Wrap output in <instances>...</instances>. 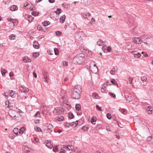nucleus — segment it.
Returning <instances> with one entry per match:
<instances>
[{
    "instance_id": "f257e3e1",
    "label": "nucleus",
    "mask_w": 153,
    "mask_h": 153,
    "mask_svg": "<svg viewBox=\"0 0 153 153\" xmlns=\"http://www.w3.org/2000/svg\"><path fill=\"white\" fill-rule=\"evenodd\" d=\"M84 60V58L82 56V54H77L74 58L72 61L74 64H80Z\"/></svg>"
},
{
    "instance_id": "f03ea898",
    "label": "nucleus",
    "mask_w": 153,
    "mask_h": 153,
    "mask_svg": "<svg viewBox=\"0 0 153 153\" xmlns=\"http://www.w3.org/2000/svg\"><path fill=\"white\" fill-rule=\"evenodd\" d=\"M78 92H76V91H74L73 90L71 96L73 99H78L80 98V94H81V91L79 90Z\"/></svg>"
},
{
    "instance_id": "7ed1b4c3",
    "label": "nucleus",
    "mask_w": 153,
    "mask_h": 153,
    "mask_svg": "<svg viewBox=\"0 0 153 153\" xmlns=\"http://www.w3.org/2000/svg\"><path fill=\"white\" fill-rule=\"evenodd\" d=\"M141 42H143V43L146 44L147 45H149L147 42H149V41L148 40L149 39V38L146 35H143L140 37Z\"/></svg>"
},
{
    "instance_id": "20e7f679",
    "label": "nucleus",
    "mask_w": 153,
    "mask_h": 153,
    "mask_svg": "<svg viewBox=\"0 0 153 153\" xmlns=\"http://www.w3.org/2000/svg\"><path fill=\"white\" fill-rule=\"evenodd\" d=\"M64 111V109L62 107H57L55 108L53 111V113L54 115H57L60 114V111Z\"/></svg>"
},
{
    "instance_id": "39448f33",
    "label": "nucleus",
    "mask_w": 153,
    "mask_h": 153,
    "mask_svg": "<svg viewBox=\"0 0 153 153\" xmlns=\"http://www.w3.org/2000/svg\"><path fill=\"white\" fill-rule=\"evenodd\" d=\"M9 114L10 116L12 117H15L18 115V114L17 111L15 110H10L9 111Z\"/></svg>"
},
{
    "instance_id": "423d86ee",
    "label": "nucleus",
    "mask_w": 153,
    "mask_h": 153,
    "mask_svg": "<svg viewBox=\"0 0 153 153\" xmlns=\"http://www.w3.org/2000/svg\"><path fill=\"white\" fill-rule=\"evenodd\" d=\"M90 68L91 72L94 73L96 74L98 71V68L97 66L90 65Z\"/></svg>"
},
{
    "instance_id": "0eeeda50",
    "label": "nucleus",
    "mask_w": 153,
    "mask_h": 153,
    "mask_svg": "<svg viewBox=\"0 0 153 153\" xmlns=\"http://www.w3.org/2000/svg\"><path fill=\"white\" fill-rule=\"evenodd\" d=\"M47 131L48 132H51L53 131V126L51 124H47Z\"/></svg>"
},
{
    "instance_id": "6e6552de",
    "label": "nucleus",
    "mask_w": 153,
    "mask_h": 153,
    "mask_svg": "<svg viewBox=\"0 0 153 153\" xmlns=\"http://www.w3.org/2000/svg\"><path fill=\"white\" fill-rule=\"evenodd\" d=\"M25 18L30 22H31L33 19V17L31 15H29L27 14H25L24 16Z\"/></svg>"
},
{
    "instance_id": "1a4fd4ad",
    "label": "nucleus",
    "mask_w": 153,
    "mask_h": 153,
    "mask_svg": "<svg viewBox=\"0 0 153 153\" xmlns=\"http://www.w3.org/2000/svg\"><path fill=\"white\" fill-rule=\"evenodd\" d=\"M20 89L22 92L23 93L27 92L29 91V89L26 88L22 86L20 87Z\"/></svg>"
},
{
    "instance_id": "9d476101",
    "label": "nucleus",
    "mask_w": 153,
    "mask_h": 153,
    "mask_svg": "<svg viewBox=\"0 0 153 153\" xmlns=\"http://www.w3.org/2000/svg\"><path fill=\"white\" fill-rule=\"evenodd\" d=\"M134 42L136 44H140L141 43V39L140 38L134 37L133 38Z\"/></svg>"
},
{
    "instance_id": "9b49d317",
    "label": "nucleus",
    "mask_w": 153,
    "mask_h": 153,
    "mask_svg": "<svg viewBox=\"0 0 153 153\" xmlns=\"http://www.w3.org/2000/svg\"><path fill=\"white\" fill-rule=\"evenodd\" d=\"M43 76L44 79V81L46 83L48 82V74L46 72H44L43 73Z\"/></svg>"
},
{
    "instance_id": "f8f14e48",
    "label": "nucleus",
    "mask_w": 153,
    "mask_h": 153,
    "mask_svg": "<svg viewBox=\"0 0 153 153\" xmlns=\"http://www.w3.org/2000/svg\"><path fill=\"white\" fill-rule=\"evenodd\" d=\"M117 67L116 66H114L110 71V73L112 75H114V73L117 71Z\"/></svg>"
},
{
    "instance_id": "ddd939ff",
    "label": "nucleus",
    "mask_w": 153,
    "mask_h": 153,
    "mask_svg": "<svg viewBox=\"0 0 153 153\" xmlns=\"http://www.w3.org/2000/svg\"><path fill=\"white\" fill-rule=\"evenodd\" d=\"M46 146L49 149H51L52 148L53 145L51 144V141L48 140L46 142Z\"/></svg>"
},
{
    "instance_id": "4468645a",
    "label": "nucleus",
    "mask_w": 153,
    "mask_h": 153,
    "mask_svg": "<svg viewBox=\"0 0 153 153\" xmlns=\"http://www.w3.org/2000/svg\"><path fill=\"white\" fill-rule=\"evenodd\" d=\"M78 89H79V90L81 91V93L82 92V90L81 88V87L80 86H79H79H78V85L75 86L74 87V88L73 89V90L74 91H76V92H78L79 91V90H78Z\"/></svg>"
},
{
    "instance_id": "2eb2a0df",
    "label": "nucleus",
    "mask_w": 153,
    "mask_h": 153,
    "mask_svg": "<svg viewBox=\"0 0 153 153\" xmlns=\"http://www.w3.org/2000/svg\"><path fill=\"white\" fill-rule=\"evenodd\" d=\"M10 9L12 11H15L17 10L18 7L16 5H13L10 7Z\"/></svg>"
},
{
    "instance_id": "dca6fc26",
    "label": "nucleus",
    "mask_w": 153,
    "mask_h": 153,
    "mask_svg": "<svg viewBox=\"0 0 153 153\" xmlns=\"http://www.w3.org/2000/svg\"><path fill=\"white\" fill-rule=\"evenodd\" d=\"M146 111L149 114H152L153 113V108L151 106H148Z\"/></svg>"
},
{
    "instance_id": "f3484780",
    "label": "nucleus",
    "mask_w": 153,
    "mask_h": 153,
    "mask_svg": "<svg viewBox=\"0 0 153 153\" xmlns=\"http://www.w3.org/2000/svg\"><path fill=\"white\" fill-rule=\"evenodd\" d=\"M23 61L25 62H31V60L28 59L27 57H24L22 59Z\"/></svg>"
},
{
    "instance_id": "a211bd4d",
    "label": "nucleus",
    "mask_w": 153,
    "mask_h": 153,
    "mask_svg": "<svg viewBox=\"0 0 153 153\" xmlns=\"http://www.w3.org/2000/svg\"><path fill=\"white\" fill-rule=\"evenodd\" d=\"M125 97L127 101L129 102H131V100H132V97L131 95L130 94L127 95H125Z\"/></svg>"
},
{
    "instance_id": "6ab92c4d",
    "label": "nucleus",
    "mask_w": 153,
    "mask_h": 153,
    "mask_svg": "<svg viewBox=\"0 0 153 153\" xmlns=\"http://www.w3.org/2000/svg\"><path fill=\"white\" fill-rule=\"evenodd\" d=\"M90 14L89 13H87L86 12L83 13V16L84 17L89 19L88 18H89L90 16Z\"/></svg>"
},
{
    "instance_id": "aec40b11",
    "label": "nucleus",
    "mask_w": 153,
    "mask_h": 153,
    "mask_svg": "<svg viewBox=\"0 0 153 153\" xmlns=\"http://www.w3.org/2000/svg\"><path fill=\"white\" fill-rule=\"evenodd\" d=\"M33 46L36 49H38L39 48V45L36 41L34 42Z\"/></svg>"
},
{
    "instance_id": "412c9836",
    "label": "nucleus",
    "mask_w": 153,
    "mask_h": 153,
    "mask_svg": "<svg viewBox=\"0 0 153 153\" xmlns=\"http://www.w3.org/2000/svg\"><path fill=\"white\" fill-rule=\"evenodd\" d=\"M9 94L10 96L12 98H14L15 97L14 91H9Z\"/></svg>"
},
{
    "instance_id": "4be33fe9",
    "label": "nucleus",
    "mask_w": 153,
    "mask_h": 153,
    "mask_svg": "<svg viewBox=\"0 0 153 153\" xmlns=\"http://www.w3.org/2000/svg\"><path fill=\"white\" fill-rule=\"evenodd\" d=\"M64 119V117L62 116H60L56 118V119L58 121H61Z\"/></svg>"
},
{
    "instance_id": "5701e85b",
    "label": "nucleus",
    "mask_w": 153,
    "mask_h": 153,
    "mask_svg": "<svg viewBox=\"0 0 153 153\" xmlns=\"http://www.w3.org/2000/svg\"><path fill=\"white\" fill-rule=\"evenodd\" d=\"M88 129V126H83L82 127L81 129L85 131H87Z\"/></svg>"
},
{
    "instance_id": "b1692460",
    "label": "nucleus",
    "mask_w": 153,
    "mask_h": 153,
    "mask_svg": "<svg viewBox=\"0 0 153 153\" xmlns=\"http://www.w3.org/2000/svg\"><path fill=\"white\" fill-rule=\"evenodd\" d=\"M50 22L49 21H45L43 22L42 23V24L45 26H48Z\"/></svg>"
},
{
    "instance_id": "393cba45",
    "label": "nucleus",
    "mask_w": 153,
    "mask_h": 153,
    "mask_svg": "<svg viewBox=\"0 0 153 153\" xmlns=\"http://www.w3.org/2000/svg\"><path fill=\"white\" fill-rule=\"evenodd\" d=\"M133 79V78L131 77H129L128 79V80L127 81V83L131 84L132 83V81Z\"/></svg>"
},
{
    "instance_id": "a878e982",
    "label": "nucleus",
    "mask_w": 153,
    "mask_h": 153,
    "mask_svg": "<svg viewBox=\"0 0 153 153\" xmlns=\"http://www.w3.org/2000/svg\"><path fill=\"white\" fill-rule=\"evenodd\" d=\"M106 90V89L105 88V85L104 84L103 86L101 88V92L102 93H104L105 92Z\"/></svg>"
},
{
    "instance_id": "bb28decb",
    "label": "nucleus",
    "mask_w": 153,
    "mask_h": 153,
    "mask_svg": "<svg viewBox=\"0 0 153 153\" xmlns=\"http://www.w3.org/2000/svg\"><path fill=\"white\" fill-rule=\"evenodd\" d=\"M25 127H23L21 128L19 130V133L20 134H23L24 131H25Z\"/></svg>"
},
{
    "instance_id": "cd10ccee",
    "label": "nucleus",
    "mask_w": 153,
    "mask_h": 153,
    "mask_svg": "<svg viewBox=\"0 0 153 153\" xmlns=\"http://www.w3.org/2000/svg\"><path fill=\"white\" fill-rule=\"evenodd\" d=\"M9 38L11 40H14L15 39L16 36L14 34H11L9 36Z\"/></svg>"
},
{
    "instance_id": "c85d7f7f",
    "label": "nucleus",
    "mask_w": 153,
    "mask_h": 153,
    "mask_svg": "<svg viewBox=\"0 0 153 153\" xmlns=\"http://www.w3.org/2000/svg\"><path fill=\"white\" fill-rule=\"evenodd\" d=\"M65 15H63L60 18V20L61 21L62 23H63L64 22L65 19Z\"/></svg>"
},
{
    "instance_id": "c756f323",
    "label": "nucleus",
    "mask_w": 153,
    "mask_h": 153,
    "mask_svg": "<svg viewBox=\"0 0 153 153\" xmlns=\"http://www.w3.org/2000/svg\"><path fill=\"white\" fill-rule=\"evenodd\" d=\"M39 14V12H37L35 11H33L32 12V14L34 16H38Z\"/></svg>"
},
{
    "instance_id": "7c9ffc66",
    "label": "nucleus",
    "mask_w": 153,
    "mask_h": 153,
    "mask_svg": "<svg viewBox=\"0 0 153 153\" xmlns=\"http://www.w3.org/2000/svg\"><path fill=\"white\" fill-rule=\"evenodd\" d=\"M1 71L2 74L3 76H4L6 73V70L4 68H2L1 69Z\"/></svg>"
},
{
    "instance_id": "2f4dec72",
    "label": "nucleus",
    "mask_w": 153,
    "mask_h": 153,
    "mask_svg": "<svg viewBox=\"0 0 153 153\" xmlns=\"http://www.w3.org/2000/svg\"><path fill=\"white\" fill-rule=\"evenodd\" d=\"M75 108L76 110L79 111L80 110L81 108L80 105L79 104H76L75 106Z\"/></svg>"
},
{
    "instance_id": "473e14b6",
    "label": "nucleus",
    "mask_w": 153,
    "mask_h": 153,
    "mask_svg": "<svg viewBox=\"0 0 153 153\" xmlns=\"http://www.w3.org/2000/svg\"><path fill=\"white\" fill-rule=\"evenodd\" d=\"M68 118L70 119H72L74 118V115L71 112H70L69 113L68 115Z\"/></svg>"
},
{
    "instance_id": "72a5a7b5",
    "label": "nucleus",
    "mask_w": 153,
    "mask_h": 153,
    "mask_svg": "<svg viewBox=\"0 0 153 153\" xmlns=\"http://www.w3.org/2000/svg\"><path fill=\"white\" fill-rule=\"evenodd\" d=\"M62 11V10L60 8H58L57 9L56 11V13L57 15H59L60 14Z\"/></svg>"
},
{
    "instance_id": "f704fd0d",
    "label": "nucleus",
    "mask_w": 153,
    "mask_h": 153,
    "mask_svg": "<svg viewBox=\"0 0 153 153\" xmlns=\"http://www.w3.org/2000/svg\"><path fill=\"white\" fill-rule=\"evenodd\" d=\"M39 56V53L38 52L34 53L32 55L33 57L34 58H36Z\"/></svg>"
},
{
    "instance_id": "c9c22d12",
    "label": "nucleus",
    "mask_w": 153,
    "mask_h": 153,
    "mask_svg": "<svg viewBox=\"0 0 153 153\" xmlns=\"http://www.w3.org/2000/svg\"><path fill=\"white\" fill-rule=\"evenodd\" d=\"M91 123L94 124H95L96 123V120L94 118V117H93L91 119Z\"/></svg>"
},
{
    "instance_id": "e433bc0d",
    "label": "nucleus",
    "mask_w": 153,
    "mask_h": 153,
    "mask_svg": "<svg viewBox=\"0 0 153 153\" xmlns=\"http://www.w3.org/2000/svg\"><path fill=\"white\" fill-rule=\"evenodd\" d=\"M113 84L117 85L118 86V85L117 82L114 79H113L110 81Z\"/></svg>"
},
{
    "instance_id": "4c0bfd02",
    "label": "nucleus",
    "mask_w": 153,
    "mask_h": 153,
    "mask_svg": "<svg viewBox=\"0 0 153 153\" xmlns=\"http://www.w3.org/2000/svg\"><path fill=\"white\" fill-rule=\"evenodd\" d=\"M13 132L16 134L17 135L18 133V128H14L13 130Z\"/></svg>"
},
{
    "instance_id": "58836bf2",
    "label": "nucleus",
    "mask_w": 153,
    "mask_h": 153,
    "mask_svg": "<svg viewBox=\"0 0 153 153\" xmlns=\"http://www.w3.org/2000/svg\"><path fill=\"white\" fill-rule=\"evenodd\" d=\"M141 56V54L139 53H137L135 54L134 55V57L136 58H138Z\"/></svg>"
},
{
    "instance_id": "ea45409f",
    "label": "nucleus",
    "mask_w": 153,
    "mask_h": 153,
    "mask_svg": "<svg viewBox=\"0 0 153 153\" xmlns=\"http://www.w3.org/2000/svg\"><path fill=\"white\" fill-rule=\"evenodd\" d=\"M103 42V41L102 40H100L97 42V44L98 45L101 46L102 45Z\"/></svg>"
},
{
    "instance_id": "a19ab883",
    "label": "nucleus",
    "mask_w": 153,
    "mask_h": 153,
    "mask_svg": "<svg viewBox=\"0 0 153 153\" xmlns=\"http://www.w3.org/2000/svg\"><path fill=\"white\" fill-rule=\"evenodd\" d=\"M141 79L142 81L146 82V78L145 76H142L141 78Z\"/></svg>"
},
{
    "instance_id": "79ce46f5",
    "label": "nucleus",
    "mask_w": 153,
    "mask_h": 153,
    "mask_svg": "<svg viewBox=\"0 0 153 153\" xmlns=\"http://www.w3.org/2000/svg\"><path fill=\"white\" fill-rule=\"evenodd\" d=\"M108 94L112 97L115 98L116 97V95L114 93L109 92Z\"/></svg>"
},
{
    "instance_id": "37998d69",
    "label": "nucleus",
    "mask_w": 153,
    "mask_h": 153,
    "mask_svg": "<svg viewBox=\"0 0 153 153\" xmlns=\"http://www.w3.org/2000/svg\"><path fill=\"white\" fill-rule=\"evenodd\" d=\"M54 50L55 54L56 55H57L59 52V50L58 49L56 48H55Z\"/></svg>"
},
{
    "instance_id": "c03bdc74",
    "label": "nucleus",
    "mask_w": 153,
    "mask_h": 153,
    "mask_svg": "<svg viewBox=\"0 0 153 153\" xmlns=\"http://www.w3.org/2000/svg\"><path fill=\"white\" fill-rule=\"evenodd\" d=\"M56 34L57 36H60L61 35L62 32L60 31H56Z\"/></svg>"
},
{
    "instance_id": "a18cd8bd",
    "label": "nucleus",
    "mask_w": 153,
    "mask_h": 153,
    "mask_svg": "<svg viewBox=\"0 0 153 153\" xmlns=\"http://www.w3.org/2000/svg\"><path fill=\"white\" fill-rule=\"evenodd\" d=\"M40 113L39 111H38L35 114L34 116L35 117H39L40 116Z\"/></svg>"
},
{
    "instance_id": "49530a36",
    "label": "nucleus",
    "mask_w": 153,
    "mask_h": 153,
    "mask_svg": "<svg viewBox=\"0 0 153 153\" xmlns=\"http://www.w3.org/2000/svg\"><path fill=\"white\" fill-rule=\"evenodd\" d=\"M58 148L57 146H55L53 147V151L55 152H56L57 151Z\"/></svg>"
},
{
    "instance_id": "de8ad7c7",
    "label": "nucleus",
    "mask_w": 153,
    "mask_h": 153,
    "mask_svg": "<svg viewBox=\"0 0 153 153\" xmlns=\"http://www.w3.org/2000/svg\"><path fill=\"white\" fill-rule=\"evenodd\" d=\"M35 129L37 131H42L41 129L39 127H38L37 126H36V127L35 128Z\"/></svg>"
},
{
    "instance_id": "09e8293b",
    "label": "nucleus",
    "mask_w": 153,
    "mask_h": 153,
    "mask_svg": "<svg viewBox=\"0 0 153 153\" xmlns=\"http://www.w3.org/2000/svg\"><path fill=\"white\" fill-rule=\"evenodd\" d=\"M12 22L13 24H17L18 23V21L17 19H13Z\"/></svg>"
},
{
    "instance_id": "8fccbe9b",
    "label": "nucleus",
    "mask_w": 153,
    "mask_h": 153,
    "mask_svg": "<svg viewBox=\"0 0 153 153\" xmlns=\"http://www.w3.org/2000/svg\"><path fill=\"white\" fill-rule=\"evenodd\" d=\"M106 50L108 52H110L111 50V48L110 46L106 47Z\"/></svg>"
},
{
    "instance_id": "3c124183",
    "label": "nucleus",
    "mask_w": 153,
    "mask_h": 153,
    "mask_svg": "<svg viewBox=\"0 0 153 153\" xmlns=\"http://www.w3.org/2000/svg\"><path fill=\"white\" fill-rule=\"evenodd\" d=\"M65 124H66L65 125V126L66 127H69V126H73V124H72V125H71L72 123H66Z\"/></svg>"
},
{
    "instance_id": "603ef678",
    "label": "nucleus",
    "mask_w": 153,
    "mask_h": 153,
    "mask_svg": "<svg viewBox=\"0 0 153 153\" xmlns=\"http://www.w3.org/2000/svg\"><path fill=\"white\" fill-rule=\"evenodd\" d=\"M96 108L97 110L100 111H102V110L101 107L99 106L98 105H97L96 106Z\"/></svg>"
},
{
    "instance_id": "864d4df0",
    "label": "nucleus",
    "mask_w": 153,
    "mask_h": 153,
    "mask_svg": "<svg viewBox=\"0 0 153 153\" xmlns=\"http://www.w3.org/2000/svg\"><path fill=\"white\" fill-rule=\"evenodd\" d=\"M107 117L109 119H110L111 118V114L109 113H108L107 114Z\"/></svg>"
},
{
    "instance_id": "5fc2aeb1",
    "label": "nucleus",
    "mask_w": 153,
    "mask_h": 153,
    "mask_svg": "<svg viewBox=\"0 0 153 153\" xmlns=\"http://www.w3.org/2000/svg\"><path fill=\"white\" fill-rule=\"evenodd\" d=\"M30 5L29 4L25 3L24 4V6L25 7H27V8H30V6H28V5Z\"/></svg>"
},
{
    "instance_id": "6e6d98bb",
    "label": "nucleus",
    "mask_w": 153,
    "mask_h": 153,
    "mask_svg": "<svg viewBox=\"0 0 153 153\" xmlns=\"http://www.w3.org/2000/svg\"><path fill=\"white\" fill-rule=\"evenodd\" d=\"M152 136H149L147 138V140L148 141H150L152 139Z\"/></svg>"
},
{
    "instance_id": "4d7b16f0",
    "label": "nucleus",
    "mask_w": 153,
    "mask_h": 153,
    "mask_svg": "<svg viewBox=\"0 0 153 153\" xmlns=\"http://www.w3.org/2000/svg\"><path fill=\"white\" fill-rule=\"evenodd\" d=\"M37 29L38 30H41L42 29V28L40 25H39L38 26Z\"/></svg>"
},
{
    "instance_id": "13d9d810",
    "label": "nucleus",
    "mask_w": 153,
    "mask_h": 153,
    "mask_svg": "<svg viewBox=\"0 0 153 153\" xmlns=\"http://www.w3.org/2000/svg\"><path fill=\"white\" fill-rule=\"evenodd\" d=\"M120 111L121 112V113H122L123 114H124V113L125 112V110L124 109H121L120 110Z\"/></svg>"
},
{
    "instance_id": "bf43d9fd",
    "label": "nucleus",
    "mask_w": 153,
    "mask_h": 153,
    "mask_svg": "<svg viewBox=\"0 0 153 153\" xmlns=\"http://www.w3.org/2000/svg\"><path fill=\"white\" fill-rule=\"evenodd\" d=\"M9 102L8 101H6L5 102V104L6 106L7 105V107H9V105H8Z\"/></svg>"
},
{
    "instance_id": "052dcab7",
    "label": "nucleus",
    "mask_w": 153,
    "mask_h": 153,
    "mask_svg": "<svg viewBox=\"0 0 153 153\" xmlns=\"http://www.w3.org/2000/svg\"><path fill=\"white\" fill-rule=\"evenodd\" d=\"M63 65L64 66H67L68 65L67 64L66 62H64L62 63Z\"/></svg>"
},
{
    "instance_id": "680f3d73",
    "label": "nucleus",
    "mask_w": 153,
    "mask_h": 153,
    "mask_svg": "<svg viewBox=\"0 0 153 153\" xmlns=\"http://www.w3.org/2000/svg\"><path fill=\"white\" fill-rule=\"evenodd\" d=\"M25 153H32V152L28 150H26L25 151Z\"/></svg>"
},
{
    "instance_id": "e2e57ef3",
    "label": "nucleus",
    "mask_w": 153,
    "mask_h": 153,
    "mask_svg": "<svg viewBox=\"0 0 153 153\" xmlns=\"http://www.w3.org/2000/svg\"><path fill=\"white\" fill-rule=\"evenodd\" d=\"M60 152L61 153H65V150L63 149H61L60 150Z\"/></svg>"
},
{
    "instance_id": "0e129e2a",
    "label": "nucleus",
    "mask_w": 153,
    "mask_h": 153,
    "mask_svg": "<svg viewBox=\"0 0 153 153\" xmlns=\"http://www.w3.org/2000/svg\"><path fill=\"white\" fill-rule=\"evenodd\" d=\"M102 49L103 50L104 52H106L105 51L106 50V47L105 46H103L102 47Z\"/></svg>"
},
{
    "instance_id": "69168bd1",
    "label": "nucleus",
    "mask_w": 153,
    "mask_h": 153,
    "mask_svg": "<svg viewBox=\"0 0 153 153\" xmlns=\"http://www.w3.org/2000/svg\"><path fill=\"white\" fill-rule=\"evenodd\" d=\"M67 147V148L69 150H71L72 149V148H71V146H70L69 145H68V147Z\"/></svg>"
},
{
    "instance_id": "338daca9",
    "label": "nucleus",
    "mask_w": 153,
    "mask_h": 153,
    "mask_svg": "<svg viewBox=\"0 0 153 153\" xmlns=\"http://www.w3.org/2000/svg\"><path fill=\"white\" fill-rule=\"evenodd\" d=\"M9 76L10 77H12L13 76V74L12 72H10L9 73Z\"/></svg>"
},
{
    "instance_id": "774afa93",
    "label": "nucleus",
    "mask_w": 153,
    "mask_h": 153,
    "mask_svg": "<svg viewBox=\"0 0 153 153\" xmlns=\"http://www.w3.org/2000/svg\"><path fill=\"white\" fill-rule=\"evenodd\" d=\"M33 76H34L36 78L37 77V74L36 73H35L34 72H33Z\"/></svg>"
}]
</instances>
